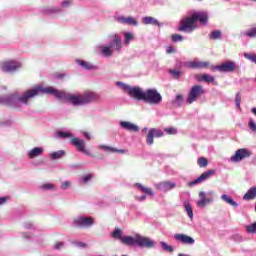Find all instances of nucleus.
<instances>
[{
	"label": "nucleus",
	"instance_id": "obj_1",
	"mask_svg": "<svg viewBox=\"0 0 256 256\" xmlns=\"http://www.w3.org/2000/svg\"><path fill=\"white\" fill-rule=\"evenodd\" d=\"M55 95L56 99H67L70 101L72 105H85L87 103H91L93 101H97L99 99V95L95 92H85L83 95L75 96L67 94L63 91L55 90L53 87H42L35 86L30 90H27L23 93V95L19 96L15 100V104L19 105V103H23V105H29V101L33 99V97H37V95Z\"/></svg>",
	"mask_w": 256,
	"mask_h": 256
},
{
	"label": "nucleus",
	"instance_id": "obj_2",
	"mask_svg": "<svg viewBox=\"0 0 256 256\" xmlns=\"http://www.w3.org/2000/svg\"><path fill=\"white\" fill-rule=\"evenodd\" d=\"M197 21H199L201 25H207L209 16L203 12L194 13L190 17H186L180 21L178 31H183L184 33H193V31L197 29Z\"/></svg>",
	"mask_w": 256,
	"mask_h": 256
},
{
	"label": "nucleus",
	"instance_id": "obj_3",
	"mask_svg": "<svg viewBox=\"0 0 256 256\" xmlns=\"http://www.w3.org/2000/svg\"><path fill=\"white\" fill-rule=\"evenodd\" d=\"M118 85L122 87L126 93L132 97L133 99H137V101H143L145 97V91H143L140 87H131L130 85L118 82Z\"/></svg>",
	"mask_w": 256,
	"mask_h": 256
},
{
	"label": "nucleus",
	"instance_id": "obj_4",
	"mask_svg": "<svg viewBox=\"0 0 256 256\" xmlns=\"http://www.w3.org/2000/svg\"><path fill=\"white\" fill-rule=\"evenodd\" d=\"M145 103H149L150 105H159L161 101H163V97L157 91V89H147L144 91V100Z\"/></svg>",
	"mask_w": 256,
	"mask_h": 256
},
{
	"label": "nucleus",
	"instance_id": "obj_5",
	"mask_svg": "<svg viewBox=\"0 0 256 256\" xmlns=\"http://www.w3.org/2000/svg\"><path fill=\"white\" fill-rule=\"evenodd\" d=\"M205 95V89L201 85H194L191 87L190 91L188 92V96L186 99V103L191 105L197 101L201 96Z\"/></svg>",
	"mask_w": 256,
	"mask_h": 256
},
{
	"label": "nucleus",
	"instance_id": "obj_6",
	"mask_svg": "<svg viewBox=\"0 0 256 256\" xmlns=\"http://www.w3.org/2000/svg\"><path fill=\"white\" fill-rule=\"evenodd\" d=\"M212 71H220V73H233L237 71V64L233 61H227L219 66H212Z\"/></svg>",
	"mask_w": 256,
	"mask_h": 256
},
{
	"label": "nucleus",
	"instance_id": "obj_7",
	"mask_svg": "<svg viewBox=\"0 0 256 256\" xmlns=\"http://www.w3.org/2000/svg\"><path fill=\"white\" fill-rule=\"evenodd\" d=\"M199 199L196 203L197 207L203 209L207 207V205H211L213 203V192H199Z\"/></svg>",
	"mask_w": 256,
	"mask_h": 256
},
{
	"label": "nucleus",
	"instance_id": "obj_8",
	"mask_svg": "<svg viewBox=\"0 0 256 256\" xmlns=\"http://www.w3.org/2000/svg\"><path fill=\"white\" fill-rule=\"evenodd\" d=\"M248 157H251V151L247 148H240L236 151L235 155L231 156L230 161H232V163H239V161L248 159Z\"/></svg>",
	"mask_w": 256,
	"mask_h": 256
},
{
	"label": "nucleus",
	"instance_id": "obj_9",
	"mask_svg": "<svg viewBox=\"0 0 256 256\" xmlns=\"http://www.w3.org/2000/svg\"><path fill=\"white\" fill-rule=\"evenodd\" d=\"M71 145H73L79 153H83L84 155H88L91 157V153L89 150H86L85 140H81L77 137H74L70 140Z\"/></svg>",
	"mask_w": 256,
	"mask_h": 256
},
{
	"label": "nucleus",
	"instance_id": "obj_10",
	"mask_svg": "<svg viewBox=\"0 0 256 256\" xmlns=\"http://www.w3.org/2000/svg\"><path fill=\"white\" fill-rule=\"evenodd\" d=\"M21 67V63L15 62V61H8V62H3L1 64L0 69L4 73H12V71H17Z\"/></svg>",
	"mask_w": 256,
	"mask_h": 256
},
{
	"label": "nucleus",
	"instance_id": "obj_11",
	"mask_svg": "<svg viewBox=\"0 0 256 256\" xmlns=\"http://www.w3.org/2000/svg\"><path fill=\"white\" fill-rule=\"evenodd\" d=\"M215 175V170H207L206 172L202 173L196 180L191 181L188 183L190 187H193L195 185H199V183H203V181H207V179H210Z\"/></svg>",
	"mask_w": 256,
	"mask_h": 256
},
{
	"label": "nucleus",
	"instance_id": "obj_12",
	"mask_svg": "<svg viewBox=\"0 0 256 256\" xmlns=\"http://www.w3.org/2000/svg\"><path fill=\"white\" fill-rule=\"evenodd\" d=\"M136 245H138V247H145L146 249H151L155 247V242H153V240L148 237L136 236Z\"/></svg>",
	"mask_w": 256,
	"mask_h": 256
},
{
	"label": "nucleus",
	"instance_id": "obj_13",
	"mask_svg": "<svg viewBox=\"0 0 256 256\" xmlns=\"http://www.w3.org/2000/svg\"><path fill=\"white\" fill-rule=\"evenodd\" d=\"M164 133L163 131L156 129V128H151L148 131V134L146 136V143L147 145H153L154 143V137H163Z\"/></svg>",
	"mask_w": 256,
	"mask_h": 256
},
{
	"label": "nucleus",
	"instance_id": "obj_14",
	"mask_svg": "<svg viewBox=\"0 0 256 256\" xmlns=\"http://www.w3.org/2000/svg\"><path fill=\"white\" fill-rule=\"evenodd\" d=\"M95 223L93 217H80L75 220V224L78 227L89 228Z\"/></svg>",
	"mask_w": 256,
	"mask_h": 256
},
{
	"label": "nucleus",
	"instance_id": "obj_15",
	"mask_svg": "<svg viewBox=\"0 0 256 256\" xmlns=\"http://www.w3.org/2000/svg\"><path fill=\"white\" fill-rule=\"evenodd\" d=\"M123 47V40L119 35L115 34L112 36V41L109 45V48L112 49V51H121Z\"/></svg>",
	"mask_w": 256,
	"mask_h": 256
},
{
	"label": "nucleus",
	"instance_id": "obj_16",
	"mask_svg": "<svg viewBox=\"0 0 256 256\" xmlns=\"http://www.w3.org/2000/svg\"><path fill=\"white\" fill-rule=\"evenodd\" d=\"M175 241L183 243V245H195V239L193 237L187 236L186 234H175Z\"/></svg>",
	"mask_w": 256,
	"mask_h": 256
},
{
	"label": "nucleus",
	"instance_id": "obj_17",
	"mask_svg": "<svg viewBox=\"0 0 256 256\" xmlns=\"http://www.w3.org/2000/svg\"><path fill=\"white\" fill-rule=\"evenodd\" d=\"M209 65V62L202 61H191L186 63V67H188L189 69H207Z\"/></svg>",
	"mask_w": 256,
	"mask_h": 256
},
{
	"label": "nucleus",
	"instance_id": "obj_18",
	"mask_svg": "<svg viewBox=\"0 0 256 256\" xmlns=\"http://www.w3.org/2000/svg\"><path fill=\"white\" fill-rule=\"evenodd\" d=\"M116 20L118 21V23H122V25H133V26L138 25L137 19L131 16H128V17L119 16L116 18Z\"/></svg>",
	"mask_w": 256,
	"mask_h": 256
},
{
	"label": "nucleus",
	"instance_id": "obj_19",
	"mask_svg": "<svg viewBox=\"0 0 256 256\" xmlns=\"http://www.w3.org/2000/svg\"><path fill=\"white\" fill-rule=\"evenodd\" d=\"M120 125L123 129H126V131H130L131 133H138L139 126L131 123V122H120Z\"/></svg>",
	"mask_w": 256,
	"mask_h": 256
},
{
	"label": "nucleus",
	"instance_id": "obj_20",
	"mask_svg": "<svg viewBox=\"0 0 256 256\" xmlns=\"http://www.w3.org/2000/svg\"><path fill=\"white\" fill-rule=\"evenodd\" d=\"M197 81H202L204 83H214L215 77L209 74H200L196 76Z\"/></svg>",
	"mask_w": 256,
	"mask_h": 256
},
{
	"label": "nucleus",
	"instance_id": "obj_21",
	"mask_svg": "<svg viewBox=\"0 0 256 256\" xmlns=\"http://www.w3.org/2000/svg\"><path fill=\"white\" fill-rule=\"evenodd\" d=\"M99 149H102L103 151H108V153H121V154L127 153V150L117 149V148H113L111 146H106V145H100Z\"/></svg>",
	"mask_w": 256,
	"mask_h": 256
},
{
	"label": "nucleus",
	"instance_id": "obj_22",
	"mask_svg": "<svg viewBox=\"0 0 256 256\" xmlns=\"http://www.w3.org/2000/svg\"><path fill=\"white\" fill-rule=\"evenodd\" d=\"M121 243L123 245H127L128 247L137 245V237L133 238L131 236H124L123 238H121Z\"/></svg>",
	"mask_w": 256,
	"mask_h": 256
},
{
	"label": "nucleus",
	"instance_id": "obj_23",
	"mask_svg": "<svg viewBox=\"0 0 256 256\" xmlns=\"http://www.w3.org/2000/svg\"><path fill=\"white\" fill-rule=\"evenodd\" d=\"M256 197V187H251L247 193L244 194L243 199L244 201H253Z\"/></svg>",
	"mask_w": 256,
	"mask_h": 256
},
{
	"label": "nucleus",
	"instance_id": "obj_24",
	"mask_svg": "<svg viewBox=\"0 0 256 256\" xmlns=\"http://www.w3.org/2000/svg\"><path fill=\"white\" fill-rule=\"evenodd\" d=\"M39 155H43V148L42 147H35L28 152V157L30 159H35V157H39Z\"/></svg>",
	"mask_w": 256,
	"mask_h": 256
},
{
	"label": "nucleus",
	"instance_id": "obj_25",
	"mask_svg": "<svg viewBox=\"0 0 256 256\" xmlns=\"http://www.w3.org/2000/svg\"><path fill=\"white\" fill-rule=\"evenodd\" d=\"M221 199H222V201H224V203L231 205V207H239V204H237V202H235V200H233V198H231V196H229L227 194H223L221 196Z\"/></svg>",
	"mask_w": 256,
	"mask_h": 256
},
{
	"label": "nucleus",
	"instance_id": "obj_26",
	"mask_svg": "<svg viewBox=\"0 0 256 256\" xmlns=\"http://www.w3.org/2000/svg\"><path fill=\"white\" fill-rule=\"evenodd\" d=\"M78 65H80V67H83V69H86L88 71H91L93 69H97V67H95L93 64L84 61V60H76Z\"/></svg>",
	"mask_w": 256,
	"mask_h": 256
},
{
	"label": "nucleus",
	"instance_id": "obj_27",
	"mask_svg": "<svg viewBox=\"0 0 256 256\" xmlns=\"http://www.w3.org/2000/svg\"><path fill=\"white\" fill-rule=\"evenodd\" d=\"M135 187H138V189H140V191H142V193H146V195H150L151 197H153L154 193L153 190L147 186H143V184L141 183H136Z\"/></svg>",
	"mask_w": 256,
	"mask_h": 256
},
{
	"label": "nucleus",
	"instance_id": "obj_28",
	"mask_svg": "<svg viewBox=\"0 0 256 256\" xmlns=\"http://www.w3.org/2000/svg\"><path fill=\"white\" fill-rule=\"evenodd\" d=\"M142 23H144V25H156L159 27V21H157V19L151 17V16H147V17H144L142 19Z\"/></svg>",
	"mask_w": 256,
	"mask_h": 256
},
{
	"label": "nucleus",
	"instance_id": "obj_29",
	"mask_svg": "<svg viewBox=\"0 0 256 256\" xmlns=\"http://www.w3.org/2000/svg\"><path fill=\"white\" fill-rule=\"evenodd\" d=\"M172 104H174L175 107H181L183 105V96L181 94L176 95L175 99L172 100Z\"/></svg>",
	"mask_w": 256,
	"mask_h": 256
},
{
	"label": "nucleus",
	"instance_id": "obj_30",
	"mask_svg": "<svg viewBox=\"0 0 256 256\" xmlns=\"http://www.w3.org/2000/svg\"><path fill=\"white\" fill-rule=\"evenodd\" d=\"M197 165L201 168H205L207 165H209V160H207L205 157H200L197 160Z\"/></svg>",
	"mask_w": 256,
	"mask_h": 256
},
{
	"label": "nucleus",
	"instance_id": "obj_31",
	"mask_svg": "<svg viewBox=\"0 0 256 256\" xmlns=\"http://www.w3.org/2000/svg\"><path fill=\"white\" fill-rule=\"evenodd\" d=\"M162 249L164 251H166L167 253H173V251H175V248L173 246H170L169 244H167V242H161L160 243Z\"/></svg>",
	"mask_w": 256,
	"mask_h": 256
},
{
	"label": "nucleus",
	"instance_id": "obj_32",
	"mask_svg": "<svg viewBox=\"0 0 256 256\" xmlns=\"http://www.w3.org/2000/svg\"><path fill=\"white\" fill-rule=\"evenodd\" d=\"M184 208L186 209L187 215L190 219H193V208L189 202L184 203Z\"/></svg>",
	"mask_w": 256,
	"mask_h": 256
},
{
	"label": "nucleus",
	"instance_id": "obj_33",
	"mask_svg": "<svg viewBox=\"0 0 256 256\" xmlns=\"http://www.w3.org/2000/svg\"><path fill=\"white\" fill-rule=\"evenodd\" d=\"M61 157H65V151L59 150L51 154V159H61Z\"/></svg>",
	"mask_w": 256,
	"mask_h": 256
},
{
	"label": "nucleus",
	"instance_id": "obj_34",
	"mask_svg": "<svg viewBox=\"0 0 256 256\" xmlns=\"http://www.w3.org/2000/svg\"><path fill=\"white\" fill-rule=\"evenodd\" d=\"M102 53L106 57H111L113 55V49H111L109 46L102 47Z\"/></svg>",
	"mask_w": 256,
	"mask_h": 256
},
{
	"label": "nucleus",
	"instance_id": "obj_35",
	"mask_svg": "<svg viewBox=\"0 0 256 256\" xmlns=\"http://www.w3.org/2000/svg\"><path fill=\"white\" fill-rule=\"evenodd\" d=\"M133 39V34L131 32H126L124 34V45H129Z\"/></svg>",
	"mask_w": 256,
	"mask_h": 256
},
{
	"label": "nucleus",
	"instance_id": "obj_36",
	"mask_svg": "<svg viewBox=\"0 0 256 256\" xmlns=\"http://www.w3.org/2000/svg\"><path fill=\"white\" fill-rule=\"evenodd\" d=\"M246 231L247 233H250L252 235H255L256 233V222H254L253 224H250L248 226H246Z\"/></svg>",
	"mask_w": 256,
	"mask_h": 256
},
{
	"label": "nucleus",
	"instance_id": "obj_37",
	"mask_svg": "<svg viewBox=\"0 0 256 256\" xmlns=\"http://www.w3.org/2000/svg\"><path fill=\"white\" fill-rule=\"evenodd\" d=\"M246 37H250V39L256 38V27L250 28V29L246 32Z\"/></svg>",
	"mask_w": 256,
	"mask_h": 256
},
{
	"label": "nucleus",
	"instance_id": "obj_38",
	"mask_svg": "<svg viewBox=\"0 0 256 256\" xmlns=\"http://www.w3.org/2000/svg\"><path fill=\"white\" fill-rule=\"evenodd\" d=\"M220 37H221V31H219V30L212 31L210 34V39L217 40Z\"/></svg>",
	"mask_w": 256,
	"mask_h": 256
},
{
	"label": "nucleus",
	"instance_id": "obj_39",
	"mask_svg": "<svg viewBox=\"0 0 256 256\" xmlns=\"http://www.w3.org/2000/svg\"><path fill=\"white\" fill-rule=\"evenodd\" d=\"M121 235H122V232L119 229L114 230L112 233V237H114V239H120V241L121 239H123Z\"/></svg>",
	"mask_w": 256,
	"mask_h": 256
},
{
	"label": "nucleus",
	"instance_id": "obj_40",
	"mask_svg": "<svg viewBox=\"0 0 256 256\" xmlns=\"http://www.w3.org/2000/svg\"><path fill=\"white\" fill-rule=\"evenodd\" d=\"M171 39L174 43H177L179 41H183V36L179 34H172Z\"/></svg>",
	"mask_w": 256,
	"mask_h": 256
},
{
	"label": "nucleus",
	"instance_id": "obj_41",
	"mask_svg": "<svg viewBox=\"0 0 256 256\" xmlns=\"http://www.w3.org/2000/svg\"><path fill=\"white\" fill-rule=\"evenodd\" d=\"M164 131L167 135H177V130L173 127L164 128Z\"/></svg>",
	"mask_w": 256,
	"mask_h": 256
},
{
	"label": "nucleus",
	"instance_id": "obj_42",
	"mask_svg": "<svg viewBox=\"0 0 256 256\" xmlns=\"http://www.w3.org/2000/svg\"><path fill=\"white\" fill-rule=\"evenodd\" d=\"M235 103L236 107H238V109H241V93L236 94Z\"/></svg>",
	"mask_w": 256,
	"mask_h": 256
},
{
	"label": "nucleus",
	"instance_id": "obj_43",
	"mask_svg": "<svg viewBox=\"0 0 256 256\" xmlns=\"http://www.w3.org/2000/svg\"><path fill=\"white\" fill-rule=\"evenodd\" d=\"M57 136L62 138V139H67L68 137H71V133L69 132H58Z\"/></svg>",
	"mask_w": 256,
	"mask_h": 256
},
{
	"label": "nucleus",
	"instance_id": "obj_44",
	"mask_svg": "<svg viewBox=\"0 0 256 256\" xmlns=\"http://www.w3.org/2000/svg\"><path fill=\"white\" fill-rule=\"evenodd\" d=\"M245 59H249V61H252V63L256 64V54H244Z\"/></svg>",
	"mask_w": 256,
	"mask_h": 256
},
{
	"label": "nucleus",
	"instance_id": "obj_45",
	"mask_svg": "<svg viewBox=\"0 0 256 256\" xmlns=\"http://www.w3.org/2000/svg\"><path fill=\"white\" fill-rule=\"evenodd\" d=\"M40 189H43L44 191H47L49 189H55V186L53 184H43L42 186H40Z\"/></svg>",
	"mask_w": 256,
	"mask_h": 256
},
{
	"label": "nucleus",
	"instance_id": "obj_46",
	"mask_svg": "<svg viewBox=\"0 0 256 256\" xmlns=\"http://www.w3.org/2000/svg\"><path fill=\"white\" fill-rule=\"evenodd\" d=\"M161 185L163 187H166V189H174L175 187V183H171V182H163Z\"/></svg>",
	"mask_w": 256,
	"mask_h": 256
},
{
	"label": "nucleus",
	"instance_id": "obj_47",
	"mask_svg": "<svg viewBox=\"0 0 256 256\" xmlns=\"http://www.w3.org/2000/svg\"><path fill=\"white\" fill-rule=\"evenodd\" d=\"M248 125H249L251 131L256 132V124H255V122L253 120L250 119Z\"/></svg>",
	"mask_w": 256,
	"mask_h": 256
},
{
	"label": "nucleus",
	"instance_id": "obj_48",
	"mask_svg": "<svg viewBox=\"0 0 256 256\" xmlns=\"http://www.w3.org/2000/svg\"><path fill=\"white\" fill-rule=\"evenodd\" d=\"M69 187H71V182H69V181H65L61 185V189H63V190L69 189Z\"/></svg>",
	"mask_w": 256,
	"mask_h": 256
},
{
	"label": "nucleus",
	"instance_id": "obj_49",
	"mask_svg": "<svg viewBox=\"0 0 256 256\" xmlns=\"http://www.w3.org/2000/svg\"><path fill=\"white\" fill-rule=\"evenodd\" d=\"M170 73L171 75H174L175 79H179V77H181V72L179 71L171 70Z\"/></svg>",
	"mask_w": 256,
	"mask_h": 256
},
{
	"label": "nucleus",
	"instance_id": "obj_50",
	"mask_svg": "<svg viewBox=\"0 0 256 256\" xmlns=\"http://www.w3.org/2000/svg\"><path fill=\"white\" fill-rule=\"evenodd\" d=\"M91 179H93V175L87 174L83 177V183H87V181H91Z\"/></svg>",
	"mask_w": 256,
	"mask_h": 256
},
{
	"label": "nucleus",
	"instance_id": "obj_51",
	"mask_svg": "<svg viewBox=\"0 0 256 256\" xmlns=\"http://www.w3.org/2000/svg\"><path fill=\"white\" fill-rule=\"evenodd\" d=\"M63 245V242H56L54 245V249H62Z\"/></svg>",
	"mask_w": 256,
	"mask_h": 256
},
{
	"label": "nucleus",
	"instance_id": "obj_52",
	"mask_svg": "<svg viewBox=\"0 0 256 256\" xmlns=\"http://www.w3.org/2000/svg\"><path fill=\"white\" fill-rule=\"evenodd\" d=\"M71 5V0H64L62 2V7H69Z\"/></svg>",
	"mask_w": 256,
	"mask_h": 256
},
{
	"label": "nucleus",
	"instance_id": "obj_53",
	"mask_svg": "<svg viewBox=\"0 0 256 256\" xmlns=\"http://www.w3.org/2000/svg\"><path fill=\"white\" fill-rule=\"evenodd\" d=\"M75 245H77L78 247H87V244L84 242H75Z\"/></svg>",
	"mask_w": 256,
	"mask_h": 256
},
{
	"label": "nucleus",
	"instance_id": "obj_54",
	"mask_svg": "<svg viewBox=\"0 0 256 256\" xmlns=\"http://www.w3.org/2000/svg\"><path fill=\"white\" fill-rule=\"evenodd\" d=\"M145 199H147V196L146 195H142V196L137 198V201H145Z\"/></svg>",
	"mask_w": 256,
	"mask_h": 256
},
{
	"label": "nucleus",
	"instance_id": "obj_55",
	"mask_svg": "<svg viewBox=\"0 0 256 256\" xmlns=\"http://www.w3.org/2000/svg\"><path fill=\"white\" fill-rule=\"evenodd\" d=\"M83 136L85 137V139H91V135L87 132H83Z\"/></svg>",
	"mask_w": 256,
	"mask_h": 256
},
{
	"label": "nucleus",
	"instance_id": "obj_56",
	"mask_svg": "<svg viewBox=\"0 0 256 256\" xmlns=\"http://www.w3.org/2000/svg\"><path fill=\"white\" fill-rule=\"evenodd\" d=\"M167 53H175V49L173 47H169L167 49Z\"/></svg>",
	"mask_w": 256,
	"mask_h": 256
},
{
	"label": "nucleus",
	"instance_id": "obj_57",
	"mask_svg": "<svg viewBox=\"0 0 256 256\" xmlns=\"http://www.w3.org/2000/svg\"><path fill=\"white\" fill-rule=\"evenodd\" d=\"M5 201H7V199H5V198H0V205H3V203H5Z\"/></svg>",
	"mask_w": 256,
	"mask_h": 256
},
{
	"label": "nucleus",
	"instance_id": "obj_58",
	"mask_svg": "<svg viewBox=\"0 0 256 256\" xmlns=\"http://www.w3.org/2000/svg\"><path fill=\"white\" fill-rule=\"evenodd\" d=\"M251 112L256 116V108H252Z\"/></svg>",
	"mask_w": 256,
	"mask_h": 256
},
{
	"label": "nucleus",
	"instance_id": "obj_59",
	"mask_svg": "<svg viewBox=\"0 0 256 256\" xmlns=\"http://www.w3.org/2000/svg\"><path fill=\"white\" fill-rule=\"evenodd\" d=\"M145 131H147V128H143L142 129V132L145 133Z\"/></svg>",
	"mask_w": 256,
	"mask_h": 256
},
{
	"label": "nucleus",
	"instance_id": "obj_60",
	"mask_svg": "<svg viewBox=\"0 0 256 256\" xmlns=\"http://www.w3.org/2000/svg\"><path fill=\"white\" fill-rule=\"evenodd\" d=\"M15 107H20L19 105H15Z\"/></svg>",
	"mask_w": 256,
	"mask_h": 256
},
{
	"label": "nucleus",
	"instance_id": "obj_61",
	"mask_svg": "<svg viewBox=\"0 0 256 256\" xmlns=\"http://www.w3.org/2000/svg\"><path fill=\"white\" fill-rule=\"evenodd\" d=\"M178 256H183V254H179Z\"/></svg>",
	"mask_w": 256,
	"mask_h": 256
},
{
	"label": "nucleus",
	"instance_id": "obj_62",
	"mask_svg": "<svg viewBox=\"0 0 256 256\" xmlns=\"http://www.w3.org/2000/svg\"><path fill=\"white\" fill-rule=\"evenodd\" d=\"M198 1H202V0H198Z\"/></svg>",
	"mask_w": 256,
	"mask_h": 256
},
{
	"label": "nucleus",
	"instance_id": "obj_63",
	"mask_svg": "<svg viewBox=\"0 0 256 256\" xmlns=\"http://www.w3.org/2000/svg\"><path fill=\"white\" fill-rule=\"evenodd\" d=\"M253 1H256V0H253Z\"/></svg>",
	"mask_w": 256,
	"mask_h": 256
}]
</instances>
